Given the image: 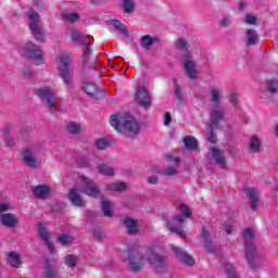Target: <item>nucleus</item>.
Segmentation results:
<instances>
[{
    "label": "nucleus",
    "mask_w": 278,
    "mask_h": 278,
    "mask_svg": "<svg viewBox=\"0 0 278 278\" xmlns=\"http://www.w3.org/2000/svg\"><path fill=\"white\" fill-rule=\"evenodd\" d=\"M0 278H3V276L1 275V273H0Z\"/></svg>",
    "instance_id": "obj_62"
},
{
    "label": "nucleus",
    "mask_w": 278,
    "mask_h": 278,
    "mask_svg": "<svg viewBox=\"0 0 278 278\" xmlns=\"http://www.w3.org/2000/svg\"><path fill=\"white\" fill-rule=\"evenodd\" d=\"M202 236L204 238L205 249H207V251H212V250H210V232L207 231V229H205V228L202 229Z\"/></svg>",
    "instance_id": "obj_42"
},
{
    "label": "nucleus",
    "mask_w": 278,
    "mask_h": 278,
    "mask_svg": "<svg viewBox=\"0 0 278 278\" xmlns=\"http://www.w3.org/2000/svg\"><path fill=\"white\" fill-rule=\"evenodd\" d=\"M226 231H227L228 233H231V228L227 227V228H226Z\"/></svg>",
    "instance_id": "obj_60"
},
{
    "label": "nucleus",
    "mask_w": 278,
    "mask_h": 278,
    "mask_svg": "<svg viewBox=\"0 0 278 278\" xmlns=\"http://www.w3.org/2000/svg\"><path fill=\"white\" fill-rule=\"evenodd\" d=\"M111 126L119 134H127L129 138H135L140 134V123L129 115V113H117L111 116Z\"/></svg>",
    "instance_id": "obj_1"
},
{
    "label": "nucleus",
    "mask_w": 278,
    "mask_h": 278,
    "mask_svg": "<svg viewBox=\"0 0 278 278\" xmlns=\"http://www.w3.org/2000/svg\"><path fill=\"white\" fill-rule=\"evenodd\" d=\"M166 160L169 164H175V166H179V159L173 157L172 155H167Z\"/></svg>",
    "instance_id": "obj_52"
},
{
    "label": "nucleus",
    "mask_w": 278,
    "mask_h": 278,
    "mask_svg": "<svg viewBox=\"0 0 278 278\" xmlns=\"http://www.w3.org/2000/svg\"><path fill=\"white\" fill-rule=\"evenodd\" d=\"M173 123V115H170V112H166L164 116V125L168 127Z\"/></svg>",
    "instance_id": "obj_51"
},
{
    "label": "nucleus",
    "mask_w": 278,
    "mask_h": 278,
    "mask_svg": "<svg viewBox=\"0 0 278 278\" xmlns=\"http://www.w3.org/2000/svg\"><path fill=\"white\" fill-rule=\"evenodd\" d=\"M136 8L134 0H123V10L126 14H131Z\"/></svg>",
    "instance_id": "obj_34"
},
{
    "label": "nucleus",
    "mask_w": 278,
    "mask_h": 278,
    "mask_svg": "<svg viewBox=\"0 0 278 278\" xmlns=\"http://www.w3.org/2000/svg\"><path fill=\"white\" fill-rule=\"evenodd\" d=\"M43 277L46 278H60V275L58 274V270L53 267V261H46V267L43 270Z\"/></svg>",
    "instance_id": "obj_22"
},
{
    "label": "nucleus",
    "mask_w": 278,
    "mask_h": 278,
    "mask_svg": "<svg viewBox=\"0 0 278 278\" xmlns=\"http://www.w3.org/2000/svg\"><path fill=\"white\" fill-rule=\"evenodd\" d=\"M211 101L218 105L223 99V89L220 87H213L210 89Z\"/></svg>",
    "instance_id": "obj_26"
},
{
    "label": "nucleus",
    "mask_w": 278,
    "mask_h": 278,
    "mask_svg": "<svg viewBox=\"0 0 278 278\" xmlns=\"http://www.w3.org/2000/svg\"><path fill=\"white\" fill-rule=\"evenodd\" d=\"M248 197L250 199V205L255 211L257 210V205H260V195L257 194L256 189H248L247 190Z\"/></svg>",
    "instance_id": "obj_27"
},
{
    "label": "nucleus",
    "mask_w": 278,
    "mask_h": 278,
    "mask_svg": "<svg viewBox=\"0 0 278 278\" xmlns=\"http://www.w3.org/2000/svg\"><path fill=\"white\" fill-rule=\"evenodd\" d=\"M37 97L41 99L42 103L49 108L51 112H58V104L55 103V93L49 87H43L37 90Z\"/></svg>",
    "instance_id": "obj_6"
},
{
    "label": "nucleus",
    "mask_w": 278,
    "mask_h": 278,
    "mask_svg": "<svg viewBox=\"0 0 278 278\" xmlns=\"http://www.w3.org/2000/svg\"><path fill=\"white\" fill-rule=\"evenodd\" d=\"M129 188V184L127 182H112L106 185V190H113L115 192H123V190H127Z\"/></svg>",
    "instance_id": "obj_28"
},
{
    "label": "nucleus",
    "mask_w": 278,
    "mask_h": 278,
    "mask_svg": "<svg viewBox=\"0 0 278 278\" xmlns=\"http://www.w3.org/2000/svg\"><path fill=\"white\" fill-rule=\"evenodd\" d=\"M180 212L186 218H190V216H192V213H190V208L186 204L180 205Z\"/></svg>",
    "instance_id": "obj_46"
},
{
    "label": "nucleus",
    "mask_w": 278,
    "mask_h": 278,
    "mask_svg": "<svg viewBox=\"0 0 278 278\" xmlns=\"http://www.w3.org/2000/svg\"><path fill=\"white\" fill-rule=\"evenodd\" d=\"M102 212L108 218H112V202L110 200H102Z\"/></svg>",
    "instance_id": "obj_32"
},
{
    "label": "nucleus",
    "mask_w": 278,
    "mask_h": 278,
    "mask_svg": "<svg viewBox=\"0 0 278 278\" xmlns=\"http://www.w3.org/2000/svg\"><path fill=\"white\" fill-rule=\"evenodd\" d=\"M225 118V112L218 106L211 112V123L206 125V140L216 144V134L214 129H218V122Z\"/></svg>",
    "instance_id": "obj_3"
},
{
    "label": "nucleus",
    "mask_w": 278,
    "mask_h": 278,
    "mask_svg": "<svg viewBox=\"0 0 278 278\" xmlns=\"http://www.w3.org/2000/svg\"><path fill=\"white\" fill-rule=\"evenodd\" d=\"M127 261L132 273H140L147 265V260L138 251L129 252Z\"/></svg>",
    "instance_id": "obj_9"
},
{
    "label": "nucleus",
    "mask_w": 278,
    "mask_h": 278,
    "mask_svg": "<svg viewBox=\"0 0 278 278\" xmlns=\"http://www.w3.org/2000/svg\"><path fill=\"white\" fill-rule=\"evenodd\" d=\"M148 182L153 184V185L157 184V176H150L148 178Z\"/></svg>",
    "instance_id": "obj_55"
},
{
    "label": "nucleus",
    "mask_w": 278,
    "mask_h": 278,
    "mask_svg": "<svg viewBox=\"0 0 278 278\" xmlns=\"http://www.w3.org/2000/svg\"><path fill=\"white\" fill-rule=\"evenodd\" d=\"M176 257L180 258L184 264H187V266H192L194 264V258L192 256L188 255V253L184 252L181 248H177L175 245L172 247Z\"/></svg>",
    "instance_id": "obj_18"
},
{
    "label": "nucleus",
    "mask_w": 278,
    "mask_h": 278,
    "mask_svg": "<svg viewBox=\"0 0 278 278\" xmlns=\"http://www.w3.org/2000/svg\"><path fill=\"white\" fill-rule=\"evenodd\" d=\"M243 237L247 240L245 243V257L251 266V268H255V245H253V229L247 228L243 231Z\"/></svg>",
    "instance_id": "obj_7"
},
{
    "label": "nucleus",
    "mask_w": 278,
    "mask_h": 278,
    "mask_svg": "<svg viewBox=\"0 0 278 278\" xmlns=\"http://www.w3.org/2000/svg\"><path fill=\"white\" fill-rule=\"evenodd\" d=\"M96 147L100 151H103V150L108 149V147H110V141L105 138H100L96 141Z\"/></svg>",
    "instance_id": "obj_37"
},
{
    "label": "nucleus",
    "mask_w": 278,
    "mask_h": 278,
    "mask_svg": "<svg viewBox=\"0 0 278 278\" xmlns=\"http://www.w3.org/2000/svg\"><path fill=\"white\" fill-rule=\"evenodd\" d=\"M8 264L13 268H21V266H23V261L21 260V255L16 252H10L8 254Z\"/></svg>",
    "instance_id": "obj_21"
},
{
    "label": "nucleus",
    "mask_w": 278,
    "mask_h": 278,
    "mask_svg": "<svg viewBox=\"0 0 278 278\" xmlns=\"http://www.w3.org/2000/svg\"><path fill=\"white\" fill-rule=\"evenodd\" d=\"M85 92L89 96V97H97V94H99V89H97V85L89 83L84 87Z\"/></svg>",
    "instance_id": "obj_33"
},
{
    "label": "nucleus",
    "mask_w": 278,
    "mask_h": 278,
    "mask_svg": "<svg viewBox=\"0 0 278 278\" xmlns=\"http://www.w3.org/2000/svg\"><path fill=\"white\" fill-rule=\"evenodd\" d=\"M257 42V33L253 29L247 30V45L248 47H251L252 45H255Z\"/></svg>",
    "instance_id": "obj_31"
},
{
    "label": "nucleus",
    "mask_w": 278,
    "mask_h": 278,
    "mask_svg": "<svg viewBox=\"0 0 278 278\" xmlns=\"http://www.w3.org/2000/svg\"><path fill=\"white\" fill-rule=\"evenodd\" d=\"M51 189L48 186H37L33 189L34 197L36 199H47Z\"/></svg>",
    "instance_id": "obj_23"
},
{
    "label": "nucleus",
    "mask_w": 278,
    "mask_h": 278,
    "mask_svg": "<svg viewBox=\"0 0 278 278\" xmlns=\"http://www.w3.org/2000/svg\"><path fill=\"white\" fill-rule=\"evenodd\" d=\"M174 94L176 97V99H178V101H182L184 100V94L181 93V87H179V84H177L176 78H174Z\"/></svg>",
    "instance_id": "obj_38"
},
{
    "label": "nucleus",
    "mask_w": 278,
    "mask_h": 278,
    "mask_svg": "<svg viewBox=\"0 0 278 278\" xmlns=\"http://www.w3.org/2000/svg\"><path fill=\"white\" fill-rule=\"evenodd\" d=\"M70 200L76 207H84L86 205V202H84V199L79 194V189H72L70 191Z\"/></svg>",
    "instance_id": "obj_19"
},
{
    "label": "nucleus",
    "mask_w": 278,
    "mask_h": 278,
    "mask_svg": "<svg viewBox=\"0 0 278 278\" xmlns=\"http://www.w3.org/2000/svg\"><path fill=\"white\" fill-rule=\"evenodd\" d=\"M225 270L229 278H238V275L236 274V268H233L232 265L230 264L226 265Z\"/></svg>",
    "instance_id": "obj_43"
},
{
    "label": "nucleus",
    "mask_w": 278,
    "mask_h": 278,
    "mask_svg": "<svg viewBox=\"0 0 278 278\" xmlns=\"http://www.w3.org/2000/svg\"><path fill=\"white\" fill-rule=\"evenodd\" d=\"M23 157L26 166H29V168H37V166H40L42 162L40 159H36L34 150L31 149H26L23 153Z\"/></svg>",
    "instance_id": "obj_17"
},
{
    "label": "nucleus",
    "mask_w": 278,
    "mask_h": 278,
    "mask_svg": "<svg viewBox=\"0 0 278 278\" xmlns=\"http://www.w3.org/2000/svg\"><path fill=\"white\" fill-rule=\"evenodd\" d=\"M184 70L189 79H197L199 77V70L197 68V61L191 58L184 60Z\"/></svg>",
    "instance_id": "obj_14"
},
{
    "label": "nucleus",
    "mask_w": 278,
    "mask_h": 278,
    "mask_svg": "<svg viewBox=\"0 0 278 278\" xmlns=\"http://www.w3.org/2000/svg\"><path fill=\"white\" fill-rule=\"evenodd\" d=\"M37 227L41 240H43L45 244L48 247V251L50 253H55V248H53V244H51L49 230H47V224L39 223Z\"/></svg>",
    "instance_id": "obj_15"
},
{
    "label": "nucleus",
    "mask_w": 278,
    "mask_h": 278,
    "mask_svg": "<svg viewBox=\"0 0 278 278\" xmlns=\"http://www.w3.org/2000/svg\"><path fill=\"white\" fill-rule=\"evenodd\" d=\"M257 22V17H255V15H247L244 18V23H247L248 25H255V23Z\"/></svg>",
    "instance_id": "obj_49"
},
{
    "label": "nucleus",
    "mask_w": 278,
    "mask_h": 278,
    "mask_svg": "<svg viewBox=\"0 0 278 278\" xmlns=\"http://www.w3.org/2000/svg\"><path fill=\"white\" fill-rule=\"evenodd\" d=\"M111 25L113 26V27H115V29H122V31H127V29H125V27H123V23H121V21H118V20H113V21H111Z\"/></svg>",
    "instance_id": "obj_47"
},
{
    "label": "nucleus",
    "mask_w": 278,
    "mask_h": 278,
    "mask_svg": "<svg viewBox=\"0 0 278 278\" xmlns=\"http://www.w3.org/2000/svg\"><path fill=\"white\" fill-rule=\"evenodd\" d=\"M79 129H81V127L75 122H71L67 125V131H70V134H79Z\"/></svg>",
    "instance_id": "obj_40"
},
{
    "label": "nucleus",
    "mask_w": 278,
    "mask_h": 278,
    "mask_svg": "<svg viewBox=\"0 0 278 278\" xmlns=\"http://www.w3.org/2000/svg\"><path fill=\"white\" fill-rule=\"evenodd\" d=\"M78 181L80 184V190L87 197H97L100 194L101 190H99V187L94 181L90 178H87L86 176H79Z\"/></svg>",
    "instance_id": "obj_10"
},
{
    "label": "nucleus",
    "mask_w": 278,
    "mask_h": 278,
    "mask_svg": "<svg viewBox=\"0 0 278 278\" xmlns=\"http://www.w3.org/2000/svg\"><path fill=\"white\" fill-rule=\"evenodd\" d=\"M148 264H150V266L154 268L156 273H162L166 266V257L160 256L154 252H150L148 253Z\"/></svg>",
    "instance_id": "obj_12"
},
{
    "label": "nucleus",
    "mask_w": 278,
    "mask_h": 278,
    "mask_svg": "<svg viewBox=\"0 0 278 278\" xmlns=\"http://www.w3.org/2000/svg\"><path fill=\"white\" fill-rule=\"evenodd\" d=\"M157 37H153L151 35H144L141 37V47L143 49H146V51H151L153 45H155V42H157Z\"/></svg>",
    "instance_id": "obj_20"
},
{
    "label": "nucleus",
    "mask_w": 278,
    "mask_h": 278,
    "mask_svg": "<svg viewBox=\"0 0 278 278\" xmlns=\"http://www.w3.org/2000/svg\"><path fill=\"white\" fill-rule=\"evenodd\" d=\"M250 148L252 153H260L262 149V141L257 137H252L250 141Z\"/></svg>",
    "instance_id": "obj_30"
},
{
    "label": "nucleus",
    "mask_w": 278,
    "mask_h": 278,
    "mask_svg": "<svg viewBox=\"0 0 278 278\" xmlns=\"http://www.w3.org/2000/svg\"><path fill=\"white\" fill-rule=\"evenodd\" d=\"M30 31L38 42H45V30L42 29V22H40V15L34 11L28 12Z\"/></svg>",
    "instance_id": "obj_4"
},
{
    "label": "nucleus",
    "mask_w": 278,
    "mask_h": 278,
    "mask_svg": "<svg viewBox=\"0 0 278 278\" xmlns=\"http://www.w3.org/2000/svg\"><path fill=\"white\" fill-rule=\"evenodd\" d=\"M10 210V204L0 202V212H8Z\"/></svg>",
    "instance_id": "obj_53"
},
{
    "label": "nucleus",
    "mask_w": 278,
    "mask_h": 278,
    "mask_svg": "<svg viewBox=\"0 0 278 278\" xmlns=\"http://www.w3.org/2000/svg\"><path fill=\"white\" fill-rule=\"evenodd\" d=\"M128 233H138V220L131 217H126L123 220Z\"/></svg>",
    "instance_id": "obj_25"
},
{
    "label": "nucleus",
    "mask_w": 278,
    "mask_h": 278,
    "mask_svg": "<svg viewBox=\"0 0 278 278\" xmlns=\"http://www.w3.org/2000/svg\"><path fill=\"white\" fill-rule=\"evenodd\" d=\"M24 75H25V77H31V71L30 70H26L24 72Z\"/></svg>",
    "instance_id": "obj_58"
},
{
    "label": "nucleus",
    "mask_w": 278,
    "mask_h": 278,
    "mask_svg": "<svg viewBox=\"0 0 278 278\" xmlns=\"http://www.w3.org/2000/svg\"><path fill=\"white\" fill-rule=\"evenodd\" d=\"M98 170L101 175H108L109 177H113L114 175V169L105 164L100 165Z\"/></svg>",
    "instance_id": "obj_36"
},
{
    "label": "nucleus",
    "mask_w": 278,
    "mask_h": 278,
    "mask_svg": "<svg viewBox=\"0 0 278 278\" xmlns=\"http://www.w3.org/2000/svg\"><path fill=\"white\" fill-rule=\"evenodd\" d=\"M0 220L5 227H14V225H18V218L12 214L0 215Z\"/></svg>",
    "instance_id": "obj_24"
},
{
    "label": "nucleus",
    "mask_w": 278,
    "mask_h": 278,
    "mask_svg": "<svg viewBox=\"0 0 278 278\" xmlns=\"http://www.w3.org/2000/svg\"><path fill=\"white\" fill-rule=\"evenodd\" d=\"M70 64L71 58L68 56V54H60L56 58L59 75L68 92H73V90H75V85H73V74L71 73Z\"/></svg>",
    "instance_id": "obj_2"
},
{
    "label": "nucleus",
    "mask_w": 278,
    "mask_h": 278,
    "mask_svg": "<svg viewBox=\"0 0 278 278\" xmlns=\"http://www.w3.org/2000/svg\"><path fill=\"white\" fill-rule=\"evenodd\" d=\"M239 10H247V2H239Z\"/></svg>",
    "instance_id": "obj_57"
},
{
    "label": "nucleus",
    "mask_w": 278,
    "mask_h": 278,
    "mask_svg": "<svg viewBox=\"0 0 278 278\" xmlns=\"http://www.w3.org/2000/svg\"><path fill=\"white\" fill-rule=\"evenodd\" d=\"M175 225L167 223V227L169 228V231H174L175 233H178L180 238H186V232L184 229H181L184 225V216L176 215L174 217Z\"/></svg>",
    "instance_id": "obj_16"
},
{
    "label": "nucleus",
    "mask_w": 278,
    "mask_h": 278,
    "mask_svg": "<svg viewBox=\"0 0 278 278\" xmlns=\"http://www.w3.org/2000/svg\"><path fill=\"white\" fill-rule=\"evenodd\" d=\"M163 175H165L166 177H173V176L177 175V167L169 166V167L165 168L163 170Z\"/></svg>",
    "instance_id": "obj_44"
},
{
    "label": "nucleus",
    "mask_w": 278,
    "mask_h": 278,
    "mask_svg": "<svg viewBox=\"0 0 278 278\" xmlns=\"http://www.w3.org/2000/svg\"><path fill=\"white\" fill-rule=\"evenodd\" d=\"M59 242L63 245L71 244V237H68V235H60Z\"/></svg>",
    "instance_id": "obj_48"
},
{
    "label": "nucleus",
    "mask_w": 278,
    "mask_h": 278,
    "mask_svg": "<svg viewBox=\"0 0 278 278\" xmlns=\"http://www.w3.org/2000/svg\"><path fill=\"white\" fill-rule=\"evenodd\" d=\"M177 49H180V51H187L190 48V45L186 42V39H178L176 42Z\"/></svg>",
    "instance_id": "obj_41"
},
{
    "label": "nucleus",
    "mask_w": 278,
    "mask_h": 278,
    "mask_svg": "<svg viewBox=\"0 0 278 278\" xmlns=\"http://www.w3.org/2000/svg\"><path fill=\"white\" fill-rule=\"evenodd\" d=\"M63 18L66 21V23H75L79 21V14L73 12H64Z\"/></svg>",
    "instance_id": "obj_35"
},
{
    "label": "nucleus",
    "mask_w": 278,
    "mask_h": 278,
    "mask_svg": "<svg viewBox=\"0 0 278 278\" xmlns=\"http://www.w3.org/2000/svg\"><path fill=\"white\" fill-rule=\"evenodd\" d=\"M210 153L212 155V162H214V164H217V166H220V168L227 167V157L225 155V151L216 147H211Z\"/></svg>",
    "instance_id": "obj_13"
},
{
    "label": "nucleus",
    "mask_w": 278,
    "mask_h": 278,
    "mask_svg": "<svg viewBox=\"0 0 278 278\" xmlns=\"http://www.w3.org/2000/svg\"><path fill=\"white\" fill-rule=\"evenodd\" d=\"M80 166L86 168V167L90 166V164L88 163V161L86 159H80Z\"/></svg>",
    "instance_id": "obj_56"
},
{
    "label": "nucleus",
    "mask_w": 278,
    "mask_h": 278,
    "mask_svg": "<svg viewBox=\"0 0 278 278\" xmlns=\"http://www.w3.org/2000/svg\"><path fill=\"white\" fill-rule=\"evenodd\" d=\"M24 54L29 60H33L37 65L45 64V59L42 58V49L34 45V42H27L24 48Z\"/></svg>",
    "instance_id": "obj_8"
},
{
    "label": "nucleus",
    "mask_w": 278,
    "mask_h": 278,
    "mask_svg": "<svg viewBox=\"0 0 278 278\" xmlns=\"http://www.w3.org/2000/svg\"><path fill=\"white\" fill-rule=\"evenodd\" d=\"M5 141H7V144H8L9 147H12V143L10 142L9 139H5Z\"/></svg>",
    "instance_id": "obj_59"
},
{
    "label": "nucleus",
    "mask_w": 278,
    "mask_h": 278,
    "mask_svg": "<svg viewBox=\"0 0 278 278\" xmlns=\"http://www.w3.org/2000/svg\"><path fill=\"white\" fill-rule=\"evenodd\" d=\"M267 89L269 92H278V81L277 80H268Z\"/></svg>",
    "instance_id": "obj_45"
},
{
    "label": "nucleus",
    "mask_w": 278,
    "mask_h": 278,
    "mask_svg": "<svg viewBox=\"0 0 278 278\" xmlns=\"http://www.w3.org/2000/svg\"><path fill=\"white\" fill-rule=\"evenodd\" d=\"M222 25H224V27H227V26L231 25V17H225L222 21Z\"/></svg>",
    "instance_id": "obj_54"
},
{
    "label": "nucleus",
    "mask_w": 278,
    "mask_h": 278,
    "mask_svg": "<svg viewBox=\"0 0 278 278\" xmlns=\"http://www.w3.org/2000/svg\"><path fill=\"white\" fill-rule=\"evenodd\" d=\"M65 264L68 266V268H75V266H77V256L67 255L65 257Z\"/></svg>",
    "instance_id": "obj_39"
},
{
    "label": "nucleus",
    "mask_w": 278,
    "mask_h": 278,
    "mask_svg": "<svg viewBox=\"0 0 278 278\" xmlns=\"http://www.w3.org/2000/svg\"><path fill=\"white\" fill-rule=\"evenodd\" d=\"M135 101L141 108H151V93H149V89L139 85L136 90Z\"/></svg>",
    "instance_id": "obj_11"
},
{
    "label": "nucleus",
    "mask_w": 278,
    "mask_h": 278,
    "mask_svg": "<svg viewBox=\"0 0 278 278\" xmlns=\"http://www.w3.org/2000/svg\"><path fill=\"white\" fill-rule=\"evenodd\" d=\"M230 103L231 105H238V92L237 91H231L230 92Z\"/></svg>",
    "instance_id": "obj_50"
},
{
    "label": "nucleus",
    "mask_w": 278,
    "mask_h": 278,
    "mask_svg": "<svg viewBox=\"0 0 278 278\" xmlns=\"http://www.w3.org/2000/svg\"><path fill=\"white\" fill-rule=\"evenodd\" d=\"M71 38L73 42H76V45H83L85 49L83 50V62L84 64H87L88 59L90 58V41L88 40V36L77 31L72 30L71 31Z\"/></svg>",
    "instance_id": "obj_5"
},
{
    "label": "nucleus",
    "mask_w": 278,
    "mask_h": 278,
    "mask_svg": "<svg viewBox=\"0 0 278 278\" xmlns=\"http://www.w3.org/2000/svg\"><path fill=\"white\" fill-rule=\"evenodd\" d=\"M276 136L278 137V126H276Z\"/></svg>",
    "instance_id": "obj_61"
},
{
    "label": "nucleus",
    "mask_w": 278,
    "mask_h": 278,
    "mask_svg": "<svg viewBox=\"0 0 278 278\" xmlns=\"http://www.w3.org/2000/svg\"><path fill=\"white\" fill-rule=\"evenodd\" d=\"M184 142H185L186 149H189L190 151H194V149L199 147V142L192 136L185 137Z\"/></svg>",
    "instance_id": "obj_29"
}]
</instances>
